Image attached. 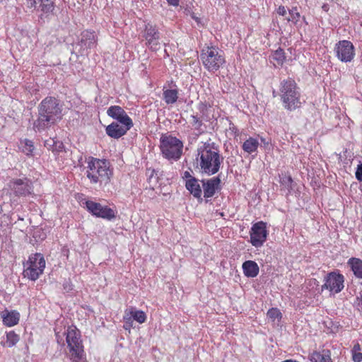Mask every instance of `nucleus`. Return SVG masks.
Masks as SVG:
<instances>
[{
    "mask_svg": "<svg viewBox=\"0 0 362 362\" xmlns=\"http://www.w3.org/2000/svg\"><path fill=\"white\" fill-rule=\"evenodd\" d=\"M62 106L55 97L47 96L38 106V117L33 123L35 131L41 132L62 119Z\"/></svg>",
    "mask_w": 362,
    "mask_h": 362,
    "instance_id": "nucleus-1",
    "label": "nucleus"
},
{
    "mask_svg": "<svg viewBox=\"0 0 362 362\" xmlns=\"http://www.w3.org/2000/svg\"><path fill=\"white\" fill-rule=\"evenodd\" d=\"M86 163V175L90 184L105 187L110 183L114 169L108 160L89 156Z\"/></svg>",
    "mask_w": 362,
    "mask_h": 362,
    "instance_id": "nucleus-2",
    "label": "nucleus"
},
{
    "mask_svg": "<svg viewBox=\"0 0 362 362\" xmlns=\"http://www.w3.org/2000/svg\"><path fill=\"white\" fill-rule=\"evenodd\" d=\"M198 167L202 173L211 175L216 174L221 165L218 150L214 144L205 143L198 150Z\"/></svg>",
    "mask_w": 362,
    "mask_h": 362,
    "instance_id": "nucleus-3",
    "label": "nucleus"
},
{
    "mask_svg": "<svg viewBox=\"0 0 362 362\" xmlns=\"http://www.w3.org/2000/svg\"><path fill=\"white\" fill-rule=\"evenodd\" d=\"M64 334L66 336L69 358L72 362L86 361V357L81 331L76 326L71 325L67 327Z\"/></svg>",
    "mask_w": 362,
    "mask_h": 362,
    "instance_id": "nucleus-4",
    "label": "nucleus"
},
{
    "mask_svg": "<svg viewBox=\"0 0 362 362\" xmlns=\"http://www.w3.org/2000/svg\"><path fill=\"white\" fill-rule=\"evenodd\" d=\"M279 92L283 107L286 110L291 112L301 107L300 89L294 80H283L280 84Z\"/></svg>",
    "mask_w": 362,
    "mask_h": 362,
    "instance_id": "nucleus-5",
    "label": "nucleus"
},
{
    "mask_svg": "<svg viewBox=\"0 0 362 362\" xmlns=\"http://www.w3.org/2000/svg\"><path fill=\"white\" fill-rule=\"evenodd\" d=\"M160 149L162 155L168 160H177L182 154L183 144L171 135L162 134L160 139Z\"/></svg>",
    "mask_w": 362,
    "mask_h": 362,
    "instance_id": "nucleus-6",
    "label": "nucleus"
},
{
    "mask_svg": "<svg viewBox=\"0 0 362 362\" xmlns=\"http://www.w3.org/2000/svg\"><path fill=\"white\" fill-rule=\"evenodd\" d=\"M45 265V259L42 254H33L29 256L28 259L23 264V274L24 277L35 281L42 274Z\"/></svg>",
    "mask_w": 362,
    "mask_h": 362,
    "instance_id": "nucleus-7",
    "label": "nucleus"
},
{
    "mask_svg": "<svg viewBox=\"0 0 362 362\" xmlns=\"http://www.w3.org/2000/svg\"><path fill=\"white\" fill-rule=\"evenodd\" d=\"M11 195L14 197H28L33 194V182L28 177L13 178L8 183Z\"/></svg>",
    "mask_w": 362,
    "mask_h": 362,
    "instance_id": "nucleus-8",
    "label": "nucleus"
},
{
    "mask_svg": "<svg viewBox=\"0 0 362 362\" xmlns=\"http://www.w3.org/2000/svg\"><path fill=\"white\" fill-rule=\"evenodd\" d=\"M200 57L203 64L209 71L217 70L225 62L224 57L214 47L203 49Z\"/></svg>",
    "mask_w": 362,
    "mask_h": 362,
    "instance_id": "nucleus-9",
    "label": "nucleus"
},
{
    "mask_svg": "<svg viewBox=\"0 0 362 362\" xmlns=\"http://www.w3.org/2000/svg\"><path fill=\"white\" fill-rule=\"evenodd\" d=\"M334 52L336 57L344 63L352 62L356 55L355 47L353 43L346 40H339L336 43Z\"/></svg>",
    "mask_w": 362,
    "mask_h": 362,
    "instance_id": "nucleus-10",
    "label": "nucleus"
},
{
    "mask_svg": "<svg viewBox=\"0 0 362 362\" xmlns=\"http://www.w3.org/2000/svg\"><path fill=\"white\" fill-rule=\"evenodd\" d=\"M268 235L267 223L262 221H258L254 223L250 228V243L257 248L260 247L266 242Z\"/></svg>",
    "mask_w": 362,
    "mask_h": 362,
    "instance_id": "nucleus-11",
    "label": "nucleus"
},
{
    "mask_svg": "<svg viewBox=\"0 0 362 362\" xmlns=\"http://www.w3.org/2000/svg\"><path fill=\"white\" fill-rule=\"evenodd\" d=\"M87 210L92 215L106 220H112L116 217L117 211L107 206H103L100 203L88 200L86 202Z\"/></svg>",
    "mask_w": 362,
    "mask_h": 362,
    "instance_id": "nucleus-12",
    "label": "nucleus"
},
{
    "mask_svg": "<svg viewBox=\"0 0 362 362\" xmlns=\"http://www.w3.org/2000/svg\"><path fill=\"white\" fill-rule=\"evenodd\" d=\"M322 289L329 290L331 293H338L344 288V277L342 274L332 272L325 276Z\"/></svg>",
    "mask_w": 362,
    "mask_h": 362,
    "instance_id": "nucleus-13",
    "label": "nucleus"
},
{
    "mask_svg": "<svg viewBox=\"0 0 362 362\" xmlns=\"http://www.w3.org/2000/svg\"><path fill=\"white\" fill-rule=\"evenodd\" d=\"M144 37L146 40V45L153 52L160 49V33L156 25L151 23L145 25Z\"/></svg>",
    "mask_w": 362,
    "mask_h": 362,
    "instance_id": "nucleus-14",
    "label": "nucleus"
},
{
    "mask_svg": "<svg viewBox=\"0 0 362 362\" xmlns=\"http://www.w3.org/2000/svg\"><path fill=\"white\" fill-rule=\"evenodd\" d=\"M107 115L124 125L132 124L133 122L125 110L119 105H112L107 110Z\"/></svg>",
    "mask_w": 362,
    "mask_h": 362,
    "instance_id": "nucleus-15",
    "label": "nucleus"
},
{
    "mask_svg": "<svg viewBox=\"0 0 362 362\" xmlns=\"http://www.w3.org/2000/svg\"><path fill=\"white\" fill-rule=\"evenodd\" d=\"M132 127V124H127L126 126L124 124L113 122L106 127L105 131L106 134L111 138L119 139L126 134L127 131H129Z\"/></svg>",
    "mask_w": 362,
    "mask_h": 362,
    "instance_id": "nucleus-16",
    "label": "nucleus"
},
{
    "mask_svg": "<svg viewBox=\"0 0 362 362\" xmlns=\"http://www.w3.org/2000/svg\"><path fill=\"white\" fill-rule=\"evenodd\" d=\"M220 183L221 180L218 177L211 178L206 181L202 180L204 197H213L216 191L220 189Z\"/></svg>",
    "mask_w": 362,
    "mask_h": 362,
    "instance_id": "nucleus-17",
    "label": "nucleus"
},
{
    "mask_svg": "<svg viewBox=\"0 0 362 362\" xmlns=\"http://www.w3.org/2000/svg\"><path fill=\"white\" fill-rule=\"evenodd\" d=\"M3 324L6 327H13L18 324L21 315L17 310H5L1 314Z\"/></svg>",
    "mask_w": 362,
    "mask_h": 362,
    "instance_id": "nucleus-18",
    "label": "nucleus"
},
{
    "mask_svg": "<svg viewBox=\"0 0 362 362\" xmlns=\"http://www.w3.org/2000/svg\"><path fill=\"white\" fill-rule=\"evenodd\" d=\"M185 187L190 194H192L195 198L200 201H202V190L199 183V180L196 178H191L185 182Z\"/></svg>",
    "mask_w": 362,
    "mask_h": 362,
    "instance_id": "nucleus-19",
    "label": "nucleus"
},
{
    "mask_svg": "<svg viewBox=\"0 0 362 362\" xmlns=\"http://www.w3.org/2000/svg\"><path fill=\"white\" fill-rule=\"evenodd\" d=\"M242 268L245 276L248 278L256 277L259 272L258 264L252 260H247L243 262Z\"/></svg>",
    "mask_w": 362,
    "mask_h": 362,
    "instance_id": "nucleus-20",
    "label": "nucleus"
},
{
    "mask_svg": "<svg viewBox=\"0 0 362 362\" xmlns=\"http://www.w3.org/2000/svg\"><path fill=\"white\" fill-rule=\"evenodd\" d=\"M259 146V136H250L243 144V151L249 154L256 153Z\"/></svg>",
    "mask_w": 362,
    "mask_h": 362,
    "instance_id": "nucleus-21",
    "label": "nucleus"
},
{
    "mask_svg": "<svg viewBox=\"0 0 362 362\" xmlns=\"http://www.w3.org/2000/svg\"><path fill=\"white\" fill-rule=\"evenodd\" d=\"M96 42V37L95 33L90 30H84L81 33V43L87 49L93 47Z\"/></svg>",
    "mask_w": 362,
    "mask_h": 362,
    "instance_id": "nucleus-22",
    "label": "nucleus"
},
{
    "mask_svg": "<svg viewBox=\"0 0 362 362\" xmlns=\"http://www.w3.org/2000/svg\"><path fill=\"white\" fill-rule=\"evenodd\" d=\"M311 362H331L330 352L323 349L321 351H314L309 355Z\"/></svg>",
    "mask_w": 362,
    "mask_h": 362,
    "instance_id": "nucleus-23",
    "label": "nucleus"
},
{
    "mask_svg": "<svg viewBox=\"0 0 362 362\" xmlns=\"http://www.w3.org/2000/svg\"><path fill=\"white\" fill-rule=\"evenodd\" d=\"M126 315L131 316V320H135L137 322L142 324L146 320V315L143 310H138L134 308H130L124 311Z\"/></svg>",
    "mask_w": 362,
    "mask_h": 362,
    "instance_id": "nucleus-24",
    "label": "nucleus"
},
{
    "mask_svg": "<svg viewBox=\"0 0 362 362\" xmlns=\"http://www.w3.org/2000/svg\"><path fill=\"white\" fill-rule=\"evenodd\" d=\"M347 264L354 276L362 279V260L358 258L351 257L348 260Z\"/></svg>",
    "mask_w": 362,
    "mask_h": 362,
    "instance_id": "nucleus-25",
    "label": "nucleus"
},
{
    "mask_svg": "<svg viewBox=\"0 0 362 362\" xmlns=\"http://www.w3.org/2000/svg\"><path fill=\"white\" fill-rule=\"evenodd\" d=\"M20 337L13 330L6 332V341H1V346L4 347H13L19 341Z\"/></svg>",
    "mask_w": 362,
    "mask_h": 362,
    "instance_id": "nucleus-26",
    "label": "nucleus"
},
{
    "mask_svg": "<svg viewBox=\"0 0 362 362\" xmlns=\"http://www.w3.org/2000/svg\"><path fill=\"white\" fill-rule=\"evenodd\" d=\"M285 59V52L281 48L277 49L270 57L271 62H272L275 66H282Z\"/></svg>",
    "mask_w": 362,
    "mask_h": 362,
    "instance_id": "nucleus-27",
    "label": "nucleus"
},
{
    "mask_svg": "<svg viewBox=\"0 0 362 362\" xmlns=\"http://www.w3.org/2000/svg\"><path fill=\"white\" fill-rule=\"evenodd\" d=\"M163 98L167 105L174 104L178 99V90L177 89L163 90Z\"/></svg>",
    "mask_w": 362,
    "mask_h": 362,
    "instance_id": "nucleus-28",
    "label": "nucleus"
},
{
    "mask_svg": "<svg viewBox=\"0 0 362 362\" xmlns=\"http://www.w3.org/2000/svg\"><path fill=\"white\" fill-rule=\"evenodd\" d=\"M45 146H52V151L54 154H57L59 152H62L64 151V144L62 142L55 141L54 139L47 140L45 142Z\"/></svg>",
    "mask_w": 362,
    "mask_h": 362,
    "instance_id": "nucleus-29",
    "label": "nucleus"
},
{
    "mask_svg": "<svg viewBox=\"0 0 362 362\" xmlns=\"http://www.w3.org/2000/svg\"><path fill=\"white\" fill-rule=\"evenodd\" d=\"M280 183L282 187L286 189L288 192H291L293 189V180L291 177L286 174H282L279 176Z\"/></svg>",
    "mask_w": 362,
    "mask_h": 362,
    "instance_id": "nucleus-30",
    "label": "nucleus"
},
{
    "mask_svg": "<svg viewBox=\"0 0 362 362\" xmlns=\"http://www.w3.org/2000/svg\"><path fill=\"white\" fill-rule=\"evenodd\" d=\"M22 145V151L27 156H33V151L35 149L34 144L31 140L25 139L21 141Z\"/></svg>",
    "mask_w": 362,
    "mask_h": 362,
    "instance_id": "nucleus-31",
    "label": "nucleus"
},
{
    "mask_svg": "<svg viewBox=\"0 0 362 362\" xmlns=\"http://www.w3.org/2000/svg\"><path fill=\"white\" fill-rule=\"evenodd\" d=\"M352 359L354 362L362 361L361 348L358 343H356L351 349Z\"/></svg>",
    "mask_w": 362,
    "mask_h": 362,
    "instance_id": "nucleus-32",
    "label": "nucleus"
},
{
    "mask_svg": "<svg viewBox=\"0 0 362 362\" xmlns=\"http://www.w3.org/2000/svg\"><path fill=\"white\" fill-rule=\"evenodd\" d=\"M40 2L41 11L45 13H50L54 9V4L51 0H37Z\"/></svg>",
    "mask_w": 362,
    "mask_h": 362,
    "instance_id": "nucleus-33",
    "label": "nucleus"
},
{
    "mask_svg": "<svg viewBox=\"0 0 362 362\" xmlns=\"http://www.w3.org/2000/svg\"><path fill=\"white\" fill-rule=\"evenodd\" d=\"M267 317L274 321L276 319L281 318V313L278 308H271L267 312Z\"/></svg>",
    "mask_w": 362,
    "mask_h": 362,
    "instance_id": "nucleus-34",
    "label": "nucleus"
},
{
    "mask_svg": "<svg viewBox=\"0 0 362 362\" xmlns=\"http://www.w3.org/2000/svg\"><path fill=\"white\" fill-rule=\"evenodd\" d=\"M289 16L288 21H291L293 23H296L299 21L300 16L296 8H293L289 10Z\"/></svg>",
    "mask_w": 362,
    "mask_h": 362,
    "instance_id": "nucleus-35",
    "label": "nucleus"
},
{
    "mask_svg": "<svg viewBox=\"0 0 362 362\" xmlns=\"http://www.w3.org/2000/svg\"><path fill=\"white\" fill-rule=\"evenodd\" d=\"M229 130L230 131L231 134H233L234 138L238 141V138L241 141L242 140V135L243 132H240L239 129L232 123H229Z\"/></svg>",
    "mask_w": 362,
    "mask_h": 362,
    "instance_id": "nucleus-36",
    "label": "nucleus"
},
{
    "mask_svg": "<svg viewBox=\"0 0 362 362\" xmlns=\"http://www.w3.org/2000/svg\"><path fill=\"white\" fill-rule=\"evenodd\" d=\"M123 320H124V328L126 329V330H129L130 331L131 328L132 327V325H133V320H131V316H129V315H126L125 314L123 316Z\"/></svg>",
    "mask_w": 362,
    "mask_h": 362,
    "instance_id": "nucleus-37",
    "label": "nucleus"
},
{
    "mask_svg": "<svg viewBox=\"0 0 362 362\" xmlns=\"http://www.w3.org/2000/svg\"><path fill=\"white\" fill-rule=\"evenodd\" d=\"M191 123L195 129H198L202 125V121L194 115L191 116Z\"/></svg>",
    "mask_w": 362,
    "mask_h": 362,
    "instance_id": "nucleus-38",
    "label": "nucleus"
},
{
    "mask_svg": "<svg viewBox=\"0 0 362 362\" xmlns=\"http://www.w3.org/2000/svg\"><path fill=\"white\" fill-rule=\"evenodd\" d=\"M355 176L358 182H362V163H360L357 165L355 172Z\"/></svg>",
    "mask_w": 362,
    "mask_h": 362,
    "instance_id": "nucleus-39",
    "label": "nucleus"
},
{
    "mask_svg": "<svg viewBox=\"0 0 362 362\" xmlns=\"http://www.w3.org/2000/svg\"><path fill=\"white\" fill-rule=\"evenodd\" d=\"M36 0H25L24 5L30 9H34L36 7Z\"/></svg>",
    "mask_w": 362,
    "mask_h": 362,
    "instance_id": "nucleus-40",
    "label": "nucleus"
},
{
    "mask_svg": "<svg viewBox=\"0 0 362 362\" xmlns=\"http://www.w3.org/2000/svg\"><path fill=\"white\" fill-rule=\"evenodd\" d=\"M276 12L280 16H285L286 14V7L284 6H280L276 10Z\"/></svg>",
    "mask_w": 362,
    "mask_h": 362,
    "instance_id": "nucleus-41",
    "label": "nucleus"
},
{
    "mask_svg": "<svg viewBox=\"0 0 362 362\" xmlns=\"http://www.w3.org/2000/svg\"><path fill=\"white\" fill-rule=\"evenodd\" d=\"M182 178H183V179H185V182H186L187 180H190L191 178H195V177H193V176L191 175L190 172H189V171H185V172H184V173H183Z\"/></svg>",
    "mask_w": 362,
    "mask_h": 362,
    "instance_id": "nucleus-42",
    "label": "nucleus"
},
{
    "mask_svg": "<svg viewBox=\"0 0 362 362\" xmlns=\"http://www.w3.org/2000/svg\"><path fill=\"white\" fill-rule=\"evenodd\" d=\"M170 5L173 6H177L180 3V0H166Z\"/></svg>",
    "mask_w": 362,
    "mask_h": 362,
    "instance_id": "nucleus-43",
    "label": "nucleus"
},
{
    "mask_svg": "<svg viewBox=\"0 0 362 362\" xmlns=\"http://www.w3.org/2000/svg\"><path fill=\"white\" fill-rule=\"evenodd\" d=\"M55 335L59 344L64 341L62 337L59 335V333L57 330H55Z\"/></svg>",
    "mask_w": 362,
    "mask_h": 362,
    "instance_id": "nucleus-44",
    "label": "nucleus"
},
{
    "mask_svg": "<svg viewBox=\"0 0 362 362\" xmlns=\"http://www.w3.org/2000/svg\"><path fill=\"white\" fill-rule=\"evenodd\" d=\"M358 299H360V304L362 308V293H360V297H358Z\"/></svg>",
    "mask_w": 362,
    "mask_h": 362,
    "instance_id": "nucleus-45",
    "label": "nucleus"
},
{
    "mask_svg": "<svg viewBox=\"0 0 362 362\" xmlns=\"http://www.w3.org/2000/svg\"><path fill=\"white\" fill-rule=\"evenodd\" d=\"M260 139H261V141H262V142H264V141H265V140H264V139H263V138H260Z\"/></svg>",
    "mask_w": 362,
    "mask_h": 362,
    "instance_id": "nucleus-46",
    "label": "nucleus"
}]
</instances>
